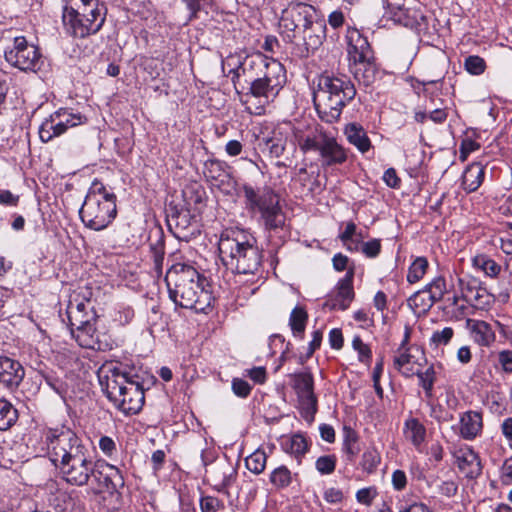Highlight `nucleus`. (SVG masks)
I'll return each instance as SVG.
<instances>
[{
  "label": "nucleus",
  "instance_id": "obj_1",
  "mask_svg": "<svg viewBox=\"0 0 512 512\" xmlns=\"http://www.w3.org/2000/svg\"><path fill=\"white\" fill-rule=\"evenodd\" d=\"M45 444L49 459L67 483L84 486L91 477L100 480L102 473L95 472L96 465L88 449L71 429H49Z\"/></svg>",
  "mask_w": 512,
  "mask_h": 512
},
{
  "label": "nucleus",
  "instance_id": "obj_2",
  "mask_svg": "<svg viewBox=\"0 0 512 512\" xmlns=\"http://www.w3.org/2000/svg\"><path fill=\"white\" fill-rule=\"evenodd\" d=\"M165 281L173 302L186 309L204 312L210 307L212 295L206 279L192 266L177 263L166 273Z\"/></svg>",
  "mask_w": 512,
  "mask_h": 512
},
{
  "label": "nucleus",
  "instance_id": "obj_3",
  "mask_svg": "<svg viewBox=\"0 0 512 512\" xmlns=\"http://www.w3.org/2000/svg\"><path fill=\"white\" fill-rule=\"evenodd\" d=\"M218 250L222 263L237 274H256L262 263V251L256 238L241 229L225 230L219 239Z\"/></svg>",
  "mask_w": 512,
  "mask_h": 512
},
{
  "label": "nucleus",
  "instance_id": "obj_4",
  "mask_svg": "<svg viewBox=\"0 0 512 512\" xmlns=\"http://www.w3.org/2000/svg\"><path fill=\"white\" fill-rule=\"evenodd\" d=\"M356 89L347 78L321 75L313 102L319 118L329 124L340 119L343 108L354 99Z\"/></svg>",
  "mask_w": 512,
  "mask_h": 512
},
{
  "label": "nucleus",
  "instance_id": "obj_5",
  "mask_svg": "<svg viewBox=\"0 0 512 512\" xmlns=\"http://www.w3.org/2000/svg\"><path fill=\"white\" fill-rule=\"evenodd\" d=\"M79 215L86 227L95 231L105 229L117 215L116 195L108 191L102 182L93 181Z\"/></svg>",
  "mask_w": 512,
  "mask_h": 512
},
{
  "label": "nucleus",
  "instance_id": "obj_6",
  "mask_svg": "<svg viewBox=\"0 0 512 512\" xmlns=\"http://www.w3.org/2000/svg\"><path fill=\"white\" fill-rule=\"evenodd\" d=\"M241 190L246 208L260 214L266 230H276L284 225L285 216L279 205V197L271 188L255 189L250 184H243Z\"/></svg>",
  "mask_w": 512,
  "mask_h": 512
},
{
  "label": "nucleus",
  "instance_id": "obj_7",
  "mask_svg": "<svg viewBox=\"0 0 512 512\" xmlns=\"http://www.w3.org/2000/svg\"><path fill=\"white\" fill-rule=\"evenodd\" d=\"M314 6L304 2H290L281 13L279 20L280 33L288 43L297 40V33L305 28L317 16Z\"/></svg>",
  "mask_w": 512,
  "mask_h": 512
},
{
  "label": "nucleus",
  "instance_id": "obj_8",
  "mask_svg": "<svg viewBox=\"0 0 512 512\" xmlns=\"http://www.w3.org/2000/svg\"><path fill=\"white\" fill-rule=\"evenodd\" d=\"M326 38L325 22L318 15L297 33L295 54L300 58H308L323 44Z\"/></svg>",
  "mask_w": 512,
  "mask_h": 512
},
{
  "label": "nucleus",
  "instance_id": "obj_9",
  "mask_svg": "<svg viewBox=\"0 0 512 512\" xmlns=\"http://www.w3.org/2000/svg\"><path fill=\"white\" fill-rule=\"evenodd\" d=\"M40 58L39 49L29 44L23 36L15 37L13 47L5 51L6 61L23 71H35L39 67Z\"/></svg>",
  "mask_w": 512,
  "mask_h": 512
},
{
  "label": "nucleus",
  "instance_id": "obj_10",
  "mask_svg": "<svg viewBox=\"0 0 512 512\" xmlns=\"http://www.w3.org/2000/svg\"><path fill=\"white\" fill-rule=\"evenodd\" d=\"M293 388L298 396L305 420L311 422L317 412V397L314 393V379L310 372L304 371L291 375Z\"/></svg>",
  "mask_w": 512,
  "mask_h": 512
},
{
  "label": "nucleus",
  "instance_id": "obj_11",
  "mask_svg": "<svg viewBox=\"0 0 512 512\" xmlns=\"http://www.w3.org/2000/svg\"><path fill=\"white\" fill-rule=\"evenodd\" d=\"M99 383L107 398L114 403L131 379L113 363L103 365L98 372Z\"/></svg>",
  "mask_w": 512,
  "mask_h": 512
},
{
  "label": "nucleus",
  "instance_id": "obj_12",
  "mask_svg": "<svg viewBox=\"0 0 512 512\" xmlns=\"http://www.w3.org/2000/svg\"><path fill=\"white\" fill-rule=\"evenodd\" d=\"M268 57L257 52L246 56L242 61H236L234 67L230 70L233 73L232 81L234 84L243 76L247 83L259 78L260 72L265 68Z\"/></svg>",
  "mask_w": 512,
  "mask_h": 512
},
{
  "label": "nucleus",
  "instance_id": "obj_13",
  "mask_svg": "<svg viewBox=\"0 0 512 512\" xmlns=\"http://www.w3.org/2000/svg\"><path fill=\"white\" fill-rule=\"evenodd\" d=\"M113 404L126 415L138 413L144 404L142 386L138 382L130 380L121 392V396Z\"/></svg>",
  "mask_w": 512,
  "mask_h": 512
},
{
  "label": "nucleus",
  "instance_id": "obj_14",
  "mask_svg": "<svg viewBox=\"0 0 512 512\" xmlns=\"http://www.w3.org/2000/svg\"><path fill=\"white\" fill-rule=\"evenodd\" d=\"M346 38L348 42L347 53L349 64L372 59L374 57V53L367 38L357 29L349 30Z\"/></svg>",
  "mask_w": 512,
  "mask_h": 512
},
{
  "label": "nucleus",
  "instance_id": "obj_15",
  "mask_svg": "<svg viewBox=\"0 0 512 512\" xmlns=\"http://www.w3.org/2000/svg\"><path fill=\"white\" fill-rule=\"evenodd\" d=\"M25 376L23 366L16 360L0 356V384L10 391L19 387Z\"/></svg>",
  "mask_w": 512,
  "mask_h": 512
},
{
  "label": "nucleus",
  "instance_id": "obj_16",
  "mask_svg": "<svg viewBox=\"0 0 512 512\" xmlns=\"http://www.w3.org/2000/svg\"><path fill=\"white\" fill-rule=\"evenodd\" d=\"M322 167L343 164L347 160L346 150L335 138L323 136L318 151Z\"/></svg>",
  "mask_w": 512,
  "mask_h": 512
},
{
  "label": "nucleus",
  "instance_id": "obj_17",
  "mask_svg": "<svg viewBox=\"0 0 512 512\" xmlns=\"http://www.w3.org/2000/svg\"><path fill=\"white\" fill-rule=\"evenodd\" d=\"M458 469L467 478H476L481 474L482 466L479 456L470 447L464 446L454 451Z\"/></svg>",
  "mask_w": 512,
  "mask_h": 512
},
{
  "label": "nucleus",
  "instance_id": "obj_18",
  "mask_svg": "<svg viewBox=\"0 0 512 512\" xmlns=\"http://www.w3.org/2000/svg\"><path fill=\"white\" fill-rule=\"evenodd\" d=\"M458 285L462 298L475 307H484L489 303V294L487 290L479 286V282L474 278H459Z\"/></svg>",
  "mask_w": 512,
  "mask_h": 512
},
{
  "label": "nucleus",
  "instance_id": "obj_19",
  "mask_svg": "<svg viewBox=\"0 0 512 512\" xmlns=\"http://www.w3.org/2000/svg\"><path fill=\"white\" fill-rule=\"evenodd\" d=\"M353 276L354 272L351 269L347 272L345 277L338 282L335 297L327 301L325 306L332 310H346L349 307L354 298Z\"/></svg>",
  "mask_w": 512,
  "mask_h": 512
},
{
  "label": "nucleus",
  "instance_id": "obj_20",
  "mask_svg": "<svg viewBox=\"0 0 512 512\" xmlns=\"http://www.w3.org/2000/svg\"><path fill=\"white\" fill-rule=\"evenodd\" d=\"M101 467L102 470L95 468V472L102 473L100 480L95 479L99 483L98 492L113 493L119 487L124 486V478L118 468L110 464L101 465Z\"/></svg>",
  "mask_w": 512,
  "mask_h": 512
},
{
  "label": "nucleus",
  "instance_id": "obj_21",
  "mask_svg": "<svg viewBox=\"0 0 512 512\" xmlns=\"http://www.w3.org/2000/svg\"><path fill=\"white\" fill-rule=\"evenodd\" d=\"M349 68L354 78L366 87L372 85L377 78L378 69L374 57L372 59L349 64Z\"/></svg>",
  "mask_w": 512,
  "mask_h": 512
},
{
  "label": "nucleus",
  "instance_id": "obj_22",
  "mask_svg": "<svg viewBox=\"0 0 512 512\" xmlns=\"http://www.w3.org/2000/svg\"><path fill=\"white\" fill-rule=\"evenodd\" d=\"M483 428L482 414L477 411H467L460 418V435L465 440L475 439Z\"/></svg>",
  "mask_w": 512,
  "mask_h": 512
},
{
  "label": "nucleus",
  "instance_id": "obj_23",
  "mask_svg": "<svg viewBox=\"0 0 512 512\" xmlns=\"http://www.w3.org/2000/svg\"><path fill=\"white\" fill-rule=\"evenodd\" d=\"M466 328L470 331L474 341L480 346H489L495 340L494 331L485 321L468 318Z\"/></svg>",
  "mask_w": 512,
  "mask_h": 512
},
{
  "label": "nucleus",
  "instance_id": "obj_24",
  "mask_svg": "<svg viewBox=\"0 0 512 512\" xmlns=\"http://www.w3.org/2000/svg\"><path fill=\"white\" fill-rule=\"evenodd\" d=\"M95 322H89L71 330L78 344L86 349L101 350V343L96 334Z\"/></svg>",
  "mask_w": 512,
  "mask_h": 512
},
{
  "label": "nucleus",
  "instance_id": "obj_25",
  "mask_svg": "<svg viewBox=\"0 0 512 512\" xmlns=\"http://www.w3.org/2000/svg\"><path fill=\"white\" fill-rule=\"evenodd\" d=\"M259 79L283 87L286 82V70L279 61L269 58L259 74Z\"/></svg>",
  "mask_w": 512,
  "mask_h": 512
},
{
  "label": "nucleus",
  "instance_id": "obj_26",
  "mask_svg": "<svg viewBox=\"0 0 512 512\" xmlns=\"http://www.w3.org/2000/svg\"><path fill=\"white\" fill-rule=\"evenodd\" d=\"M485 176V167L479 163L474 162L470 164L462 175V186L467 192L476 191L483 182Z\"/></svg>",
  "mask_w": 512,
  "mask_h": 512
},
{
  "label": "nucleus",
  "instance_id": "obj_27",
  "mask_svg": "<svg viewBox=\"0 0 512 512\" xmlns=\"http://www.w3.org/2000/svg\"><path fill=\"white\" fill-rule=\"evenodd\" d=\"M61 114L55 112L41 124L39 128V137L42 142H49L54 137L60 136L66 132L63 123L59 120Z\"/></svg>",
  "mask_w": 512,
  "mask_h": 512
},
{
  "label": "nucleus",
  "instance_id": "obj_28",
  "mask_svg": "<svg viewBox=\"0 0 512 512\" xmlns=\"http://www.w3.org/2000/svg\"><path fill=\"white\" fill-rule=\"evenodd\" d=\"M344 132L349 143L354 145L360 152L365 153L370 149L371 141L361 126L350 123L346 125Z\"/></svg>",
  "mask_w": 512,
  "mask_h": 512
},
{
  "label": "nucleus",
  "instance_id": "obj_29",
  "mask_svg": "<svg viewBox=\"0 0 512 512\" xmlns=\"http://www.w3.org/2000/svg\"><path fill=\"white\" fill-rule=\"evenodd\" d=\"M361 448L359 443V435L350 426L343 427V444L342 451L348 462H354Z\"/></svg>",
  "mask_w": 512,
  "mask_h": 512
},
{
  "label": "nucleus",
  "instance_id": "obj_30",
  "mask_svg": "<svg viewBox=\"0 0 512 512\" xmlns=\"http://www.w3.org/2000/svg\"><path fill=\"white\" fill-rule=\"evenodd\" d=\"M410 349L397 348L393 357V366L404 377L410 378L414 376L413 356L409 352Z\"/></svg>",
  "mask_w": 512,
  "mask_h": 512
},
{
  "label": "nucleus",
  "instance_id": "obj_31",
  "mask_svg": "<svg viewBox=\"0 0 512 512\" xmlns=\"http://www.w3.org/2000/svg\"><path fill=\"white\" fill-rule=\"evenodd\" d=\"M404 433L411 443L419 447L426 437V428L417 418H409L405 421Z\"/></svg>",
  "mask_w": 512,
  "mask_h": 512
},
{
  "label": "nucleus",
  "instance_id": "obj_32",
  "mask_svg": "<svg viewBox=\"0 0 512 512\" xmlns=\"http://www.w3.org/2000/svg\"><path fill=\"white\" fill-rule=\"evenodd\" d=\"M284 450L293 455L298 462H301V458L306 454L308 451V442L304 435L302 434H294L291 437H289L284 443H283Z\"/></svg>",
  "mask_w": 512,
  "mask_h": 512
},
{
  "label": "nucleus",
  "instance_id": "obj_33",
  "mask_svg": "<svg viewBox=\"0 0 512 512\" xmlns=\"http://www.w3.org/2000/svg\"><path fill=\"white\" fill-rule=\"evenodd\" d=\"M249 84L251 95L256 98H264L266 101H268L269 98L276 97V95L282 89V86L267 83L266 81H262L259 78H256Z\"/></svg>",
  "mask_w": 512,
  "mask_h": 512
},
{
  "label": "nucleus",
  "instance_id": "obj_34",
  "mask_svg": "<svg viewBox=\"0 0 512 512\" xmlns=\"http://www.w3.org/2000/svg\"><path fill=\"white\" fill-rule=\"evenodd\" d=\"M407 302L408 306L415 313H426L435 303L432 297L430 298V294L425 288L415 292L411 297L408 298Z\"/></svg>",
  "mask_w": 512,
  "mask_h": 512
},
{
  "label": "nucleus",
  "instance_id": "obj_35",
  "mask_svg": "<svg viewBox=\"0 0 512 512\" xmlns=\"http://www.w3.org/2000/svg\"><path fill=\"white\" fill-rule=\"evenodd\" d=\"M473 266L484 272L489 277H496L501 271V266L485 254H478L472 259Z\"/></svg>",
  "mask_w": 512,
  "mask_h": 512
},
{
  "label": "nucleus",
  "instance_id": "obj_36",
  "mask_svg": "<svg viewBox=\"0 0 512 512\" xmlns=\"http://www.w3.org/2000/svg\"><path fill=\"white\" fill-rule=\"evenodd\" d=\"M308 314L302 307H295L289 318V325L294 336L302 337L306 328Z\"/></svg>",
  "mask_w": 512,
  "mask_h": 512
},
{
  "label": "nucleus",
  "instance_id": "obj_37",
  "mask_svg": "<svg viewBox=\"0 0 512 512\" xmlns=\"http://www.w3.org/2000/svg\"><path fill=\"white\" fill-rule=\"evenodd\" d=\"M18 413L6 399H0V430H8L17 420Z\"/></svg>",
  "mask_w": 512,
  "mask_h": 512
},
{
  "label": "nucleus",
  "instance_id": "obj_38",
  "mask_svg": "<svg viewBox=\"0 0 512 512\" xmlns=\"http://www.w3.org/2000/svg\"><path fill=\"white\" fill-rule=\"evenodd\" d=\"M294 180L303 187L307 194H314L320 191V183L317 176L309 174L306 168H300Z\"/></svg>",
  "mask_w": 512,
  "mask_h": 512
},
{
  "label": "nucleus",
  "instance_id": "obj_39",
  "mask_svg": "<svg viewBox=\"0 0 512 512\" xmlns=\"http://www.w3.org/2000/svg\"><path fill=\"white\" fill-rule=\"evenodd\" d=\"M381 462V456L374 447L367 448L362 454L360 467L367 474H372L376 471Z\"/></svg>",
  "mask_w": 512,
  "mask_h": 512
},
{
  "label": "nucleus",
  "instance_id": "obj_40",
  "mask_svg": "<svg viewBox=\"0 0 512 512\" xmlns=\"http://www.w3.org/2000/svg\"><path fill=\"white\" fill-rule=\"evenodd\" d=\"M419 379V385L423 388L427 398L433 397V387L436 381V372L433 365H430L425 371H416L415 374Z\"/></svg>",
  "mask_w": 512,
  "mask_h": 512
},
{
  "label": "nucleus",
  "instance_id": "obj_41",
  "mask_svg": "<svg viewBox=\"0 0 512 512\" xmlns=\"http://www.w3.org/2000/svg\"><path fill=\"white\" fill-rule=\"evenodd\" d=\"M293 480L291 471L284 465L275 468L270 474V482L278 489L288 487Z\"/></svg>",
  "mask_w": 512,
  "mask_h": 512
},
{
  "label": "nucleus",
  "instance_id": "obj_42",
  "mask_svg": "<svg viewBox=\"0 0 512 512\" xmlns=\"http://www.w3.org/2000/svg\"><path fill=\"white\" fill-rule=\"evenodd\" d=\"M427 269V259L425 257H417L409 267L407 281L411 284L420 281L426 274Z\"/></svg>",
  "mask_w": 512,
  "mask_h": 512
},
{
  "label": "nucleus",
  "instance_id": "obj_43",
  "mask_svg": "<svg viewBox=\"0 0 512 512\" xmlns=\"http://www.w3.org/2000/svg\"><path fill=\"white\" fill-rule=\"evenodd\" d=\"M67 316L69 320V324L71 327V330L76 327H81L89 322L96 321V313L95 312H81L79 310H67Z\"/></svg>",
  "mask_w": 512,
  "mask_h": 512
},
{
  "label": "nucleus",
  "instance_id": "obj_44",
  "mask_svg": "<svg viewBox=\"0 0 512 512\" xmlns=\"http://www.w3.org/2000/svg\"><path fill=\"white\" fill-rule=\"evenodd\" d=\"M287 139L281 133H274L272 137L265 140V146L271 157L279 158L286 149Z\"/></svg>",
  "mask_w": 512,
  "mask_h": 512
},
{
  "label": "nucleus",
  "instance_id": "obj_45",
  "mask_svg": "<svg viewBox=\"0 0 512 512\" xmlns=\"http://www.w3.org/2000/svg\"><path fill=\"white\" fill-rule=\"evenodd\" d=\"M266 460V453L262 450H256L246 458L245 463L248 470L254 474H260L265 469Z\"/></svg>",
  "mask_w": 512,
  "mask_h": 512
},
{
  "label": "nucleus",
  "instance_id": "obj_46",
  "mask_svg": "<svg viewBox=\"0 0 512 512\" xmlns=\"http://www.w3.org/2000/svg\"><path fill=\"white\" fill-rule=\"evenodd\" d=\"M171 221L175 223L177 230L175 234L178 238L187 237L189 233H193L190 231L191 216L189 212L178 213L176 216H172Z\"/></svg>",
  "mask_w": 512,
  "mask_h": 512
},
{
  "label": "nucleus",
  "instance_id": "obj_47",
  "mask_svg": "<svg viewBox=\"0 0 512 512\" xmlns=\"http://www.w3.org/2000/svg\"><path fill=\"white\" fill-rule=\"evenodd\" d=\"M56 114H61L59 116V120L63 123L64 128L67 130L68 128L75 127L77 125L83 124L87 121V118L80 113H71L66 109H60L55 112Z\"/></svg>",
  "mask_w": 512,
  "mask_h": 512
},
{
  "label": "nucleus",
  "instance_id": "obj_48",
  "mask_svg": "<svg viewBox=\"0 0 512 512\" xmlns=\"http://www.w3.org/2000/svg\"><path fill=\"white\" fill-rule=\"evenodd\" d=\"M425 289L430 294V298L432 297L436 303L440 301L446 293V281L441 276L436 277L425 286Z\"/></svg>",
  "mask_w": 512,
  "mask_h": 512
},
{
  "label": "nucleus",
  "instance_id": "obj_49",
  "mask_svg": "<svg viewBox=\"0 0 512 512\" xmlns=\"http://www.w3.org/2000/svg\"><path fill=\"white\" fill-rule=\"evenodd\" d=\"M336 462L337 458L335 455H323L316 460L315 467L319 473L329 475L335 471Z\"/></svg>",
  "mask_w": 512,
  "mask_h": 512
},
{
  "label": "nucleus",
  "instance_id": "obj_50",
  "mask_svg": "<svg viewBox=\"0 0 512 512\" xmlns=\"http://www.w3.org/2000/svg\"><path fill=\"white\" fill-rule=\"evenodd\" d=\"M226 172L223 163L218 160H210L205 164L204 175L211 183Z\"/></svg>",
  "mask_w": 512,
  "mask_h": 512
},
{
  "label": "nucleus",
  "instance_id": "obj_51",
  "mask_svg": "<svg viewBox=\"0 0 512 512\" xmlns=\"http://www.w3.org/2000/svg\"><path fill=\"white\" fill-rule=\"evenodd\" d=\"M465 69L472 75H480L485 71L486 63L483 58L472 55L465 59Z\"/></svg>",
  "mask_w": 512,
  "mask_h": 512
},
{
  "label": "nucleus",
  "instance_id": "obj_52",
  "mask_svg": "<svg viewBox=\"0 0 512 512\" xmlns=\"http://www.w3.org/2000/svg\"><path fill=\"white\" fill-rule=\"evenodd\" d=\"M150 250L154 260L155 269L161 273L164 260V240L160 237L155 243L150 245Z\"/></svg>",
  "mask_w": 512,
  "mask_h": 512
},
{
  "label": "nucleus",
  "instance_id": "obj_53",
  "mask_svg": "<svg viewBox=\"0 0 512 512\" xmlns=\"http://www.w3.org/2000/svg\"><path fill=\"white\" fill-rule=\"evenodd\" d=\"M211 184L227 195L231 194L235 187V181L228 172L222 173V176L214 180Z\"/></svg>",
  "mask_w": 512,
  "mask_h": 512
},
{
  "label": "nucleus",
  "instance_id": "obj_54",
  "mask_svg": "<svg viewBox=\"0 0 512 512\" xmlns=\"http://www.w3.org/2000/svg\"><path fill=\"white\" fill-rule=\"evenodd\" d=\"M224 508L223 502L213 496H203L200 499V510L201 512H218Z\"/></svg>",
  "mask_w": 512,
  "mask_h": 512
},
{
  "label": "nucleus",
  "instance_id": "obj_55",
  "mask_svg": "<svg viewBox=\"0 0 512 512\" xmlns=\"http://www.w3.org/2000/svg\"><path fill=\"white\" fill-rule=\"evenodd\" d=\"M454 335V330L451 327H445L442 330H436L433 332L430 340L431 343L436 346L447 345Z\"/></svg>",
  "mask_w": 512,
  "mask_h": 512
},
{
  "label": "nucleus",
  "instance_id": "obj_56",
  "mask_svg": "<svg viewBox=\"0 0 512 512\" xmlns=\"http://www.w3.org/2000/svg\"><path fill=\"white\" fill-rule=\"evenodd\" d=\"M323 136L324 135H320L318 137L307 136V137L299 138L298 144H299L300 149L305 153L309 152V151H317L318 152L320 149V143L322 141Z\"/></svg>",
  "mask_w": 512,
  "mask_h": 512
},
{
  "label": "nucleus",
  "instance_id": "obj_57",
  "mask_svg": "<svg viewBox=\"0 0 512 512\" xmlns=\"http://www.w3.org/2000/svg\"><path fill=\"white\" fill-rule=\"evenodd\" d=\"M353 348L359 354V360L361 362L368 361L372 357L371 349L365 344L359 336H355L352 341Z\"/></svg>",
  "mask_w": 512,
  "mask_h": 512
},
{
  "label": "nucleus",
  "instance_id": "obj_58",
  "mask_svg": "<svg viewBox=\"0 0 512 512\" xmlns=\"http://www.w3.org/2000/svg\"><path fill=\"white\" fill-rule=\"evenodd\" d=\"M251 389L250 384L241 378H234L232 380V391L238 397L246 398L250 394Z\"/></svg>",
  "mask_w": 512,
  "mask_h": 512
},
{
  "label": "nucleus",
  "instance_id": "obj_59",
  "mask_svg": "<svg viewBox=\"0 0 512 512\" xmlns=\"http://www.w3.org/2000/svg\"><path fill=\"white\" fill-rule=\"evenodd\" d=\"M361 251L368 258H375L379 255L381 251V243L379 239H372L370 241L364 242L361 245Z\"/></svg>",
  "mask_w": 512,
  "mask_h": 512
},
{
  "label": "nucleus",
  "instance_id": "obj_60",
  "mask_svg": "<svg viewBox=\"0 0 512 512\" xmlns=\"http://www.w3.org/2000/svg\"><path fill=\"white\" fill-rule=\"evenodd\" d=\"M377 496V490L375 487L362 488L357 491L356 499L359 503L364 505H370Z\"/></svg>",
  "mask_w": 512,
  "mask_h": 512
},
{
  "label": "nucleus",
  "instance_id": "obj_61",
  "mask_svg": "<svg viewBox=\"0 0 512 512\" xmlns=\"http://www.w3.org/2000/svg\"><path fill=\"white\" fill-rule=\"evenodd\" d=\"M313 338L309 343L308 350L305 356H300V363L303 364L307 359H309L313 353L320 347L322 342V332L320 330H316L313 332Z\"/></svg>",
  "mask_w": 512,
  "mask_h": 512
},
{
  "label": "nucleus",
  "instance_id": "obj_62",
  "mask_svg": "<svg viewBox=\"0 0 512 512\" xmlns=\"http://www.w3.org/2000/svg\"><path fill=\"white\" fill-rule=\"evenodd\" d=\"M323 497L330 504H339L344 499L343 491L339 488L330 487L325 489Z\"/></svg>",
  "mask_w": 512,
  "mask_h": 512
},
{
  "label": "nucleus",
  "instance_id": "obj_63",
  "mask_svg": "<svg viewBox=\"0 0 512 512\" xmlns=\"http://www.w3.org/2000/svg\"><path fill=\"white\" fill-rule=\"evenodd\" d=\"M73 308H74V310H79L81 312H85V311L95 312L94 306L91 303H89V301L85 302L83 300H80V298H78V296H74V295L71 297V299L69 301L67 310H72Z\"/></svg>",
  "mask_w": 512,
  "mask_h": 512
},
{
  "label": "nucleus",
  "instance_id": "obj_64",
  "mask_svg": "<svg viewBox=\"0 0 512 512\" xmlns=\"http://www.w3.org/2000/svg\"><path fill=\"white\" fill-rule=\"evenodd\" d=\"M501 482L504 485L512 484V456L505 460L501 469Z\"/></svg>",
  "mask_w": 512,
  "mask_h": 512
}]
</instances>
